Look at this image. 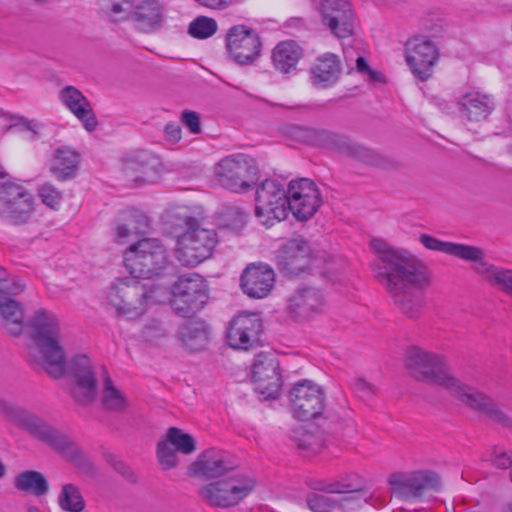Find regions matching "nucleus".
Instances as JSON below:
<instances>
[{
  "instance_id": "obj_1",
  "label": "nucleus",
  "mask_w": 512,
  "mask_h": 512,
  "mask_svg": "<svg viewBox=\"0 0 512 512\" xmlns=\"http://www.w3.org/2000/svg\"><path fill=\"white\" fill-rule=\"evenodd\" d=\"M31 344L29 360L41 367L51 378L60 379L67 373L71 379L70 395L82 406L92 405L98 396L96 367L87 354H75L66 359L60 342L59 319L50 310L41 308L27 322Z\"/></svg>"
},
{
  "instance_id": "obj_2",
  "label": "nucleus",
  "mask_w": 512,
  "mask_h": 512,
  "mask_svg": "<svg viewBox=\"0 0 512 512\" xmlns=\"http://www.w3.org/2000/svg\"><path fill=\"white\" fill-rule=\"evenodd\" d=\"M371 247L378 255L373 264L375 278L405 316L417 318L425 307L423 291L430 284L427 267L407 250L395 249L381 239H373Z\"/></svg>"
},
{
  "instance_id": "obj_3",
  "label": "nucleus",
  "mask_w": 512,
  "mask_h": 512,
  "mask_svg": "<svg viewBox=\"0 0 512 512\" xmlns=\"http://www.w3.org/2000/svg\"><path fill=\"white\" fill-rule=\"evenodd\" d=\"M405 366L413 379L438 385L471 410L504 428H512V417L490 396L461 383L453 375L451 367L442 355L411 346L406 351Z\"/></svg>"
},
{
  "instance_id": "obj_4",
  "label": "nucleus",
  "mask_w": 512,
  "mask_h": 512,
  "mask_svg": "<svg viewBox=\"0 0 512 512\" xmlns=\"http://www.w3.org/2000/svg\"><path fill=\"white\" fill-rule=\"evenodd\" d=\"M0 413L14 425L24 429L54 450L65 454L77 453L75 458L76 467L90 477L98 475L97 466L88 457L78 453L76 446L66 435L36 414L5 399H0Z\"/></svg>"
},
{
  "instance_id": "obj_5",
  "label": "nucleus",
  "mask_w": 512,
  "mask_h": 512,
  "mask_svg": "<svg viewBox=\"0 0 512 512\" xmlns=\"http://www.w3.org/2000/svg\"><path fill=\"white\" fill-rule=\"evenodd\" d=\"M140 278L131 277L117 279L108 293V301L118 314L129 318H137L145 311L147 303L158 302L160 287L142 283Z\"/></svg>"
},
{
  "instance_id": "obj_6",
  "label": "nucleus",
  "mask_w": 512,
  "mask_h": 512,
  "mask_svg": "<svg viewBox=\"0 0 512 512\" xmlns=\"http://www.w3.org/2000/svg\"><path fill=\"white\" fill-rule=\"evenodd\" d=\"M167 252L160 240L143 238L130 245L124 255V264L135 278L150 279L160 274L167 265Z\"/></svg>"
},
{
  "instance_id": "obj_7",
  "label": "nucleus",
  "mask_w": 512,
  "mask_h": 512,
  "mask_svg": "<svg viewBox=\"0 0 512 512\" xmlns=\"http://www.w3.org/2000/svg\"><path fill=\"white\" fill-rule=\"evenodd\" d=\"M218 183L232 192H246L256 185L259 167L254 158L245 154H233L223 158L215 167Z\"/></svg>"
},
{
  "instance_id": "obj_8",
  "label": "nucleus",
  "mask_w": 512,
  "mask_h": 512,
  "mask_svg": "<svg viewBox=\"0 0 512 512\" xmlns=\"http://www.w3.org/2000/svg\"><path fill=\"white\" fill-rule=\"evenodd\" d=\"M256 480L246 474L233 472L224 479L213 481L199 489L210 505L229 508L238 505L255 488Z\"/></svg>"
},
{
  "instance_id": "obj_9",
  "label": "nucleus",
  "mask_w": 512,
  "mask_h": 512,
  "mask_svg": "<svg viewBox=\"0 0 512 512\" xmlns=\"http://www.w3.org/2000/svg\"><path fill=\"white\" fill-rule=\"evenodd\" d=\"M170 305L180 317L190 318L201 311L208 302V288L204 278L197 273L181 275L171 288Z\"/></svg>"
},
{
  "instance_id": "obj_10",
  "label": "nucleus",
  "mask_w": 512,
  "mask_h": 512,
  "mask_svg": "<svg viewBox=\"0 0 512 512\" xmlns=\"http://www.w3.org/2000/svg\"><path fill=\"white\" fill-rule=\"evenodd\" d=\"M255 216L270 227L275 221L285 220L290 212L288 194L278 181L266 179L255 193Z\"/></svg>"
},
{
  "instance_id": "obj_11",
  "label": "nucleus",
  "mask_w": 512,
  "mask_h": 512,
  "mask_svg": "<svg viewBox=\"0 0 512 512\" xmlns=\"http://www.w3.org/2000/svg\"><path fill=\"white\" fill-rule=\"evenodd\" d=\"M217 242L215 230L203 228L199 223L190 226V230L178 235L177 258L183 265L195 267L212 256Z\"/></svg>"
},
{
  "instance_id": "obj_12",
  "label": "nucleus",
  "mask_w": 512,
  "mask_h": 512,
  "mask_svg": "<svg viewBox=\"0 0 512 512\" xmlns=\"http://www.w3.org/2000/svg\"><path fill=\"white\" fill-rule=\"evenodd\" d=\"M33 195L20 185H0V216L12 225L29 223L34 216Z\"/></svg>"
},
{
  "instance_id": "obj_13",
  "label": "nucleus",
  "mask_w": 512,
  "mask_h": 512,
  "mask_svg": "<svg viewBox=\"0 0 512 512\" xmlns=\"http://www.w3.org/2000/svg\"><path fill=\"white\" fill-rule=\"evenodd\" d=\"M392 493L399 499L419 498L425 491H439L441 477L431 470H419L411 473H394L389 477Z\"/></svg>"
},
{
  "instance_id": "obj_14",
  "label": "nucleus",
  "mask_w": 512,
  "mask_h": 512,
  "mask_svg": "<svg viewBox=\"0 0 512 512\" xmlns=\"http://www.w3.org/2000/svg\"><path fill=\"white\" fill-rule=\"evenodd\" d=\"M319 148L344 154L345 156L374 167H382L385 157L373 149L354 142L349 136L322 129Z\"/></svg>"
},
{
  "instance_id": "obj_15",
  "label": "nucleus",
  "mask_w": 512,
  "mask_h": 512,
  "mask_svg": "<svg viewBox=\"0 0 512 512\" xmlns=\"http://www.w3.org/2000/svg\"><path fill=\"white\" fill-rule=\"evenodd\" d=\"M225 47L235 63L245 66L253 64L260 56L262 43L254 29L238 24L228 30Z\"/></svg>"
},
{
  "instance_id": "obj_16",
  "label": "nucleus",
  "mask_w": 512,
  "mask_h": 512,
  "mask_svg": "<svg viewBox=\"0 0 512 512\" xmlns=\"http://www.w3.org/2000/svg\"><path fill=\"white\" fill-rule=\"evenodd\" d=\"M292 412L301 421L320 416L325 406V393L322 388L310 380H302L289 392Z\"/></svg>"
},
{
  "instance_id": "obj_17",
  "label": "nucleus",
  "mask_w": 512,
  "mask_h": 512,
  "mask_svg": "<svg viewBox=\"0 0 512 512\" xmlns=\"http://www.w3.org/2000/svg\"><path fill=\"white\" fill-rule=\"evenodd\" d=\"M313 251L309 242L296 237L286 241L276 252V264L278 269L286 276H297L311 269Z\"/></svg>"
},
{
  "instance_id": "obj_18",
  "label": "nucleus",
  "mask_w": 512,
  "mask_h": 512,
  "mask_svg": "<svg viewBox=\"0 0 512 512\" xmlns=\"http://www.w3.org/2000/svg\"><path fill=\"white\" fill-rule=\"evenodd\" d=\"M287 194L290 212L299 221L310 219L322 202L317 185L308 178L292 180L289 183Z\"/></svg>"
},
{
  "instance_id": "obj_19",
  "label": "nucleus",
  "mask_w": 512,
  "mask_h": 512,
  "mask_svg": "<svg viewBox=\"0 0 512 512\" xmlns=\"http://www.w3.org/2000/svg\"><path fill=\"white\" fill-rule=\"evenodd\" d=\"M405 58L412 74L421 81H427L433 75L439 52L433 41L425 36H416L406 42Z\"/></svg>"
},
{
  "instance_id": "obj_20",
  "label": "nucleus",
  "mask_w": 512,
  "mask_h": 512,
  "mask_svg": "<svg viewBox=\"0 0 512 512\" xmlns=\"http://www.w3.org/2000/svg\"><path fill=\"white\" fill-rule=\"evenodd\" d=\"M263 324L258 313L243 312L229 323L227 342L230 347L249 350L261 344Z\"/></svg>"
},
{
  "instance_id": "obj_21",
  "label": "nucleus",
  "mask_w": 512,
  "mask_h": 512,
  "mask_svg": "<svg viewBox=\"0 0 512 512\" xmlns=\"http://www.w3.org/2000/svg\"><path fill=\"white\" fill-rule=\"evenodd\" d=\"M322 22L338 38L350 37L356 17L350 0H322L319 6Z\"/></svg>"
},
{
  "instance_id": "obj_22",
  "label": "nucleus",
  "mask_w": 512,
  "mask_h": 512,
  "mask_svg": "<svg viewBox=\"0 0 512 512\" xmlns=\"http://www.w3.org/2000/svg\"><path fill=\"white\" fill-rule=\"evenodd\" d=\"M255 389L266 399H276L281 388L278 359L272 354L260 353L252 366Z\"/></svg>"
},
{
  "instance_id": "obj_23",
  "label": "nucleus",
  "mask_w": 512,
  "mask_h": 512,
  "mask_svg": "<svg viewBox=\"0 0 512 512\" xmlns=\"http://www.w3.org/2000/svg\"><path fill=\"white\" fill-rule=\"evenodd\" d=\"M324 305L323 293L318 288L303 286L287 298L286 311L293 320L300 322L320 313Z\"/></svg>"
},
{
  "instance_id": "obj_24",
  "label": "nucleus",
  "mask_w": 512,
  "mask_h": 512,
  "mask_svg": "<svg viewBox=\"0 0 512 512\" xmlns=\"http://www.w3.org/2000/svg\"><path fill=\"white\" fill-rule=\"evenodd\" d=\"M165 6L159 0H142L126 15L114 20H131L135 29L152 33L160 29L164 21Z\"/></svg>"
},
{
  "instance_id": "obj_25",
  "label": "nucleus",
  "mask_w": 512,
  "mask_h": 512,
  "mask_svg": "<svg viewBox=\"0 0 512 512\" xmlns=\"http://www.w3.org/2000/svg\"><path fill=\"white\" fill-rule=\"evenodd\" d=\"M234 470V466L227 460V455L217 449H207L200 453L197 459L189 466V475L213 479L226 475Z\"/></svg>"
},
{
  "instance_id": "obj_26",
  "label": "nucleus",
  "mask_w": 512,
  "mask_h": 512,
  "mask_svg": "<svg viewBox=\"0 0 512 512\" xmlns=\"http://www.w3.org/2000/svg\"><path fill=\"white\" fill-rule=\"evenodd\" d=\"M274 281L273 270L267 264L259 263L251 264L243 271L240 285L247 296L261 299L270 293Z\"/></svg>"
},
{
  "instance_id": "obj_27",
  "label": "nucleus",
  "mask_w": 512,
  "mask_h": 512,
  "mask_svg": "<svg viewBox=\"0 0 512 512\" xmlns=\"http://www.w3.org/2000/svg\"><path fill=\"white\" fill-rule=\"evenodd\" d=\"M312 86L326 89L335 85L342 74L339 56L333 53H324L318 56L309 69Z\"/></svg>"
},
{
  "instance_id": "obj_28",
  "label": "nucleus",
  "mask_w": 512,
  "mask_h": 512,
  "mask_svg": "<svg viewBox=\"0 0 512 512\" xmlns=\"http://www.w3.org/2000/svg\"><path fill=\"white\" fill-rule=\"evenodd\" d=\"M463 120L480 122L486 120L495 108L492 97L479 91H468L457 101Z\"/></svg>"
},
{
  "instance_id": "obj_29",
  "label": "nucleus",
  "mask_w": 512,
  "mask_h": 512,
  "mask_svg": "<svg viewBox=\"0 0 512 512\" xmlns=\"http://www.w3.org/2000/svg\"><path fill=\"white\" fill-rule=\"evenodd\" d=\"M10 292V289L0 292V326L9 335L18 337L25 327L24 306L13 298L18 294Z\"/></svg>"
},
{
  "instance_id": "obj_30",
  "label": "nucleus",
  "mask_w": 512,
  "mask_h": 512,
  "mask_svg": "<svg viewBox=\"0 0 512 512\" xmlns=\"http://www.w3.org/2000/svg\"><path fill=\"white\" fill-rule=\"evenodd\" d=\"M63 104L82 122L88 132L98 125L97 117L87 98L74 86H66L60 92Z\"/></svg>"
},
{
  "instance_id": "obj_31",
  "label": "nucleus",
  "mask_w": 512,
  "mask_h": 512,
  "mask_svg": "<svg viewBox=\"0 0 512 512\" xmlns=\"http://www.w3.org/2000/svg\"><path fill=\"white\" fill-rule=\"evenodd\" d=\"M210 328L203 320L189 321L178 330V338L189 351L204 350L209 343Z\"/></svg>"
},
{
  "instance_id": "obj_32",
  "label": "nucleus",
  "mask_w": 512,
  "mask_h": 512,
  "mask_svg": "<svg viewBox=\"0 0 512 512\" xmlns=\"http://www.w3.org/2000/svg\"><path fill=\"white\" fill-rule=\"evenodd\" d=\"M303 57V49L294 40L278 43L272 50V64L281 73H290L296 70L297 63Z\"/></svg>"
},
{
  "instance_id": "obj_33",
  "label": "nucleus",
  "mask_w": 512,
  "mask_h": 512,
  "mask_svg": "<svg viewBox=\"0 0 512 512\" xmlns=\"http://www.w3.org/2000/svg\"><path fill=\"white\" fill-rule=\"evenodd\" d=\"M79 162V153L68 147H61L54 152L50 171L59 180H69L76 175Z\"/></svg>"
},
{
  "instance_id": "obj_34",
  "label": "nucleus",
  "mask_w": 512,
  "mask_h": 512,
  "mask_svg": "<svg viewBox=\"0 0 512 512\" xmlns=\"http://www.w3.org/2000/svg\"><path fill=\"white\" fill-rule=\"evenodd\" d=\"M122 222L116 227V241L124 243L125 240L134 235L146 233L148 228V218L137 209H129L122 213Z\"/></svg>"
},
{
  "instance_id": "obj_35",
  "label": "nucleus",
  "mask_w": 512,
  "mask_h": 512,
  "mask_svg": "<svg viewBox=\"0 0 512 512\" xmlns=\"http://www.w3.org/2000/svg\"><path fill=\"white\" fill-rule=\"evenodd\" d=\"M460 251L457 258L472 262L475 272L483 275L485 280L491 283V275L499 271L500 267L485 260L484 250L477 246L462 244Z\"/></svg>"
},
{
  "instance_id": "obj_36",
  "label": "nucleus",
  "mask_w": 512,
  "mask_h": 512,
  "mask_svg": "<svg viewBox=\"0 0 512 512\" xmlns=\"http://www.w3.org/2000/svg\"><path fill=\"white\" fill-rule=\"evenodd\" d=\"M17 490L28 492L34 496H43L49 491V483L46 477L38 471L26 470L17 474L14 479Z\"/></svg>"
},
{
  "instance_id": "obj_37",
  "label": "nucleus",
  "mask_w": 512,
  "mask_h": 512,
  "mask_svg": "<svg viewBox=\"0 0 512 512\" xmlns=\"http://www.w3.org/2000/svg\"><path fill=\"white\" fill-rule=\"evenodd\" d=\"M103 372V392L102 405L104 409L110 412H120L127 407V399L124 394L115 387L105 366H102Z\"/></svg>"
},
{
  "instance_id": "obj_38",
  "label": "nucleus",
  "mask_w": 512,
  "mask_h": 512,
  "mask_svg": "<svg viewBox=\"0 0 512 512\" xmlns=\"http://www.w3.org/2000/svg\"><path fill=\"white\" fill-rule=\"evenodd\" d=\"M325 419L323 427L332 435L347 436L355 431V422L348 409L342 408L341 412L337 413L329 412Z\"/></svg>"
},
{
  "instance_id": "obj_39",
  "label": "nucleus",
  "mask_w": 512,
  "mask_h": 512,
  "mask_svg": "<svg viewBox=\"0 0 512 512\" xmlns=\"http://www.w3.org/2000/svg\"><path fill=\"white\" fill-rule=\"evenodd\" d=\"M57 502L59 507L66 512H82L86 506L79 487L72 483L62 486Z\"/></svg>"
},
{
  "instance_id": "obj_40",
  "label": "nucleus",
  "mask_w": 512,
  "mask_h": 512,
  "mask_svg": "<svg viewBox=\"0 0 512 512\" xmlns=\"http://www.w3.org/2000/svg\"><path fill=\"white\" fill-rule=\"evenodd\" d=\"M335 485H339L335 494L356 493L357 498H361L363 502L368 503L372 498V494L362 487V479L355 473L340 476L339 479L333 480Z\"/></svg>"
},
{
  "instance_id": "obj_41",
  "label": "nucleus",
  "mask_w": 512,
  "mask_h": 512,
  "mask_svg": "<svg viewBox=\"0 0 512 512\" xmlns=\"http://www.w3.org/2000/svg\"><path fill=\"white\" fill-rule=\"evenodd\" d=\"M157 162V159L151 153L139 151L124 162L123 169L129 175L140 172L146 176L154 170Z\"/></svg>"
},
{
  "instance_id": "obj_42",
  "label": "nucleus",
  "mask_w": 512,
  "mask_h": 512,
  "mask_svg": "<svg viewBox=\"0 0 512 512\" xmlns=\"http://www.w3.org/2000/svg\"><path fill=\"white\" fill-rule=\"evenodd\" d=\"M166 222L177 236L185 230H190V226L198 224V220L185 207L171 209L167 213Z\"/></svg>"
},
{
  "instance_id": "obj_43",
  "label": "nucleus",
  "mask_w": 512,
  "mask_h": 512,
  "mask_svg": "<svg viewBox=\"0 0 512 512\" xmlns=\"http://www.w3.org/2000/svg\"><path fill=\"white\" fill-rule=\"evenodd\" d=\"M248 213L236 206H225L220 215V226L231 231H240L247 222Z\"/></svg>"
},
{
  "instance_id": "obj_44",
  "label": "nucleus",
  "mask_w": 512,
  "mask_h": 512,
  "mask_svg": "<svg viewBox=\"0 0 512 512\" xmlns=\"http://www.w3.org/2000/svg\"><path fill=\"white\" fill-rule=\"evenodd\" d=\"M322 129L293 124L287 126L285 132L296 141L318 147Z\"/></svg>"
},
{
  "instance_id": "obj_45",
  "label": "nucleus",
  "mask_w": 512,
  "mask_h": 512,
  "mask_svg": "<svg viewBox=\"0 0 512 512\" xmlns=\"http://www.w3.org/2000/svg\"><path fill=\"white\" fill-rule=\"evenodd\" d=\"M166 437L175 450L185 455H190L196 451V441L192 435L184 433L181 429L171 427L168 429Z\"/></svg>"
},
{
  "instance_id": "obj_46",
  "label": "nucleus",
  "mask_w": 512,
  "mask_h": 512,
  "mask_svg": "<svg viewBox=\"0 0 512 512\" xmlns=\"http://www.w3.org/2000/svg\"><path fill=\"white\" fill-rule=\"evenodd\" d=\"M217 28V22L213 18L199 16L190 23L188 33L194 38L206 39L214 35Z\"/></svg>"
},
{
  "instance_id": "obj_47",
  "label": "nucleus",
  "mask_w": 512,
  "mask_h": 512,
  "mask_svg": "<svg viewBox=\"0 0 512 512\" xmlns=\"http://www.w3.org/2000/svg\"><path fill=\"white\" fill-rule=\"evenodd\" d=\"M419 241L425 248L429 250L443 252L454 257H457L459 252H461V243L441 241L428 234H421Z\"/></svg>"
},
{
  "instance_id": "obj_48",
  "label": "nucleus",
  "mask_w": 512,
  "mask_h": 512,
  "mask_svg": "<svg viewBox=\"0 0 512 512\" xmlns=\"http://www.w3.org/2000/svg\"><path fill=\"white\" fill-rule=\"evenodd\" d=\"M306 503L313 512H331L341 506L339 500L316 492L307 494Z\"/></svg>"
},
{
  "instance_id": "obj_49",
  "label": "nucleus",
  "mask_w": 512,
  "mask_h": 512,
  "mask_svg": "<svg viewBox=\"0 0 512 512\" xmlns=\"http://www.w3.org/2000/svg\"><path fill=\"white\" fill-rule=\"evenodd\" d=\"M170 445L171 443L167 437L157 444V458L163 470L173 469L178 464L177 450L173 449Z\"/></svg>"
},
{
  "instance_id": "obj_50",
  "label": "nucleus",
  "mask_w": 512,
  "mask_h": 512,
  "mask_svg": "<svg viewBox=\"0 0 512 512\" xmlns=\"http://www.w3.org/2000/svg\"><path fill=\"white\" fill-rule=\"evenodd\" d=\"M490 284L512 297V270L500 268L499 271L491 275Z\"/></svg>"
},
{
  "instance_id": "obj_51",
  "label": "nucleus",
  "mask_w": 512,
  "mask_h": 512,
  "mask_svg": "<svg viewBox=\"0 0 512 512\" xmlns=\"http://www.w3.org/2000/svg\"><path fill=\"white\" fill-rule=\"evenodd\" d=\"M105 459L112 466L114 471L120 474L125 480L133 484L137 482L135 473L124 461L113 454H107Z\"/></svg>"
},
{
  "instance_id": "obj_52",
  "label": "nucleus",
  "mask_w": 512,
  "mask_h": 512,
  "mask_svg": "<svg viewBox=\"0 0 512 512\" xmlns=\"http://www.w3.org/2000/svg\"><path fill=\"white\" fill-rule=\"evenodd\" d=\"M9 289L12 294H21L25 290V284L19 278L10 279L8 271L0 266V292Z\"/></svg>"
},
{
  "instance_id": "obj_53",
  "label": "nucleus",
  "mask_w": 512,
  "mask_h": 512,
  "mask_svg": "<svg viewBox=\"0 0 512 512\" xmlns=\"http://www.w3.org/2000/svg\"><path fill=\"white\" fill-rule=\"evenodd\" d=\"M39 196L42 202L50 208L55 209L61 200V193L51 184H43L39 188Z\"/></svg>"
},
{
  "instance_id": "obj_54",
  "label": "nucleus",
  "mask_w": 512,
  "mask_h": 512,
  "mask_svg": "<svg viewBox=\"0 0 512 512\" xmlns=\"http://www.w3.org/2000/svg\"><path fill=\"white\" fill-rule=\"evenodd\" d=\"M296 443L300 450L312 453H317L322 447L318 437L307 431L301 433L300 437L296 439Z\"/></svg>"
},
{
  "instance_id": "obj_55",
  "label": "nucleus",
  "mask_w": 512,
  "mask_h": 512,
  "mask_svg": "<svg viewBox=\"0 0 512 512\" xmlns=\"http://www.w3.org/2000/svg\"><path fill=\"white\" fill-rule=\"evenodd\" d=\"M181 121L190 130L191 133H201L202 129L199 113L191 110H184L181 114Z\"/></svg>"
},
{
  "instance_id": "obj_56",
  "label": "nucleus",
  "mask_w": 512,
  "mask_h": 512,
  "mask_svg": "<svg viewBox=\"0 0 512 512\" xmlns=\"http://www.w3.org/2000/svg\"><path fill=\"white\" fill-rule=\"evenodd\" d=\"M490 460L498 469L512 468V451L507 452L494 448Z\"/></svg>"
},
{
  "instance_id": "obj_57",
  "label": "nucleus",
  "mask_w": 512,
  "mask_h": 512,
  "mask_svg": "<svg viewBox=\"0 0 512 512\" xmlns=\"http://www.w3.org/2000/svg\"><path fill=\"white\" fill-rule=\"evenodd\" d=\"M353 388L355 393L363 399H368L376 393L375 386L364 378L355 379Z\"/></svg>"
},
{
  "instance_id": "obj_58",
  "label": "nucleus",
  "mask_w": 512,
  "mask_h": 512,
  "mask_svg": "<svg viewBox=\"0 0 512 512\" xmlns=\"http://www.w3.org/2000/svg\"><path fill=\"white\" fill-rule=\"evenodd\" d=\"M308 486L316 493H335L339 487L333 480L326 479H312L308 482Z\"/></svg>"
},
{
  "instance_id": "obj_59",
  "label": "nucleus",
  "mask_w": 512,
  "mask_h": 512,
  "mask_svg": "<svg viewBox=\"0 0 512 512\" xmlns=\"http://www.w3.org/2000/svg\"><path fill=\"white\" fill-rule=\"evenodd\" d=\"M165 140L173 145L180 141L182 137V129L181 126L174 122H169L165 125L164 128Z\"/></svg>"
},
{
  "instance_id": "obj_60",
  "label": "nucleus",
  "mask_w": 512,
  "mask_h": 512,
  "mask_svg": "<svg viewBox=\"0 0 512 512\" xmlns=\"http://www.w3.org/2000/svg\"><path fill=\"white\" fill-rule=\"evenodd\" d=\"M201 5L212 9H225L238 0H196Z\"/></svg>"
},
{
  "instance_id": "obj_61",
  "label": "nucleus",
  "mask_w": 512,
  "mask_h": 512,
  "mask_svg": "<svg viewBox=\"0 0 512 512\" xmlns=\"http://www.w3.org/2000/svg\"><path fill=\"white\" fill-rule=\"evenodd\" d=\"M146 333L149 335L152 331L155 332L156 336H165L166 330L163 326V324L158 320H151L146 326H145Z\"/></svg>"
},
{
  "instance_id": "obj_62",
  "label": "nucleus",
  "mask_w": 512,
  "mask_h": 512,
  "mask_svg": "<svg viewBox=\"0 0 512 512\" xmlns=\"http://www.w3.org/2000/svg\"><path fill=\"white\" fill-rule=\"evenodd\" d=\"M111 14H110V17L112 18V20L114 22H116L117 20H114L115 18L118 19L119 17H116L117 14H120V13H125L124 15H126L128 12L126 8L123 7L122 3L120 2H113L112 5H111Z\"/></svg>"
},
{
  "instance_id": "obj_63",
  "label": "nucleus",
  "mask_w": 512,
  "mask_h": 512,
  "mask_svg": "<svg viewBox=\"0 0 512 512\" xmlns=\"http://www.w3.org/2000/svg\"><path fill=\"white\" fill-rule=\"evenodd\" d=\"M356 69L359 73L366 75L370 70V66L367 63V60L364 57H358L356 59Z\"/></svg>"
},
{
  "instance_id": "obj_64",
  "label": "nucleus",
  "mask_w": 512,
  "mask_h": 512,
  "mask_svg": "<svg viewBox=\"0 0 512 512\" xmlns=\"http://www.w3.org/2000/svg\"><path fill=\"white\" fill-rule=\"evenodd\" d=\"M366 75L368 76V80L370 82H374V83H384L385 82L384 75L376 70L371 69Z\"/></svg>"
}]
</instances>
